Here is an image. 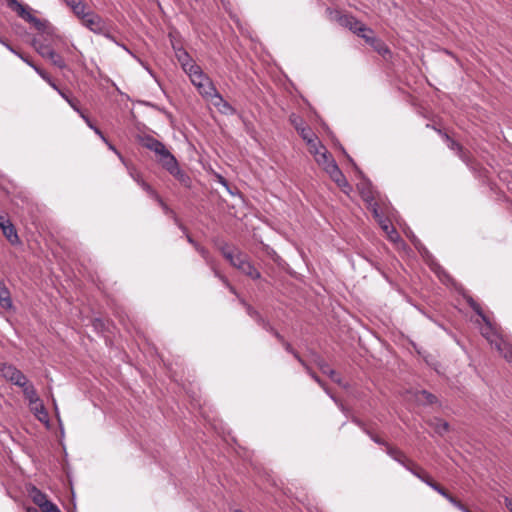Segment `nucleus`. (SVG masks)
I'll return each mask as SVG.
<instances>
[{
    "instance_id": "nucleus-1",
    "label": "nucleus",
    "mask_w": 512,
    "mask_h": 512,
    "mask_svg": "<svg viewBox=\"0 0 512 512\" xmlns=\"http://www.w3.org/2000/svg\"><path fill=\"white\" fill-rule=\"evenodd\" d=\"M484 325L480 331L483 337L509 362L512 363V346L500 337L491 322L486 316H483Z\"/></svg>"
},
{
    "instance_id": "nucleus-2",
    "label": "nucleus",
    "mask_w": 512,
    "mask_h": 512,
    "mask_svg": "<svg viewBox=\"0 0 512 512\" xmlns=\"http://www.w3.org/2000/svg\"><path fill=\"white\" fill-rule=\"evenodd\" d=\"M6 2L11 10L15 11L20 18L32 24L37 31L52 34V27L49 26V23L33 16L28 6L18 2V0H6Z\"/></svg>"
},
{
    "instance_id": "nucleus-3",
    "label": "nucleus",
    "mask_w": 512,
    "mask_h": 512,
    "mask_svg": "<svg viewBox=\"0 0 512 512\" xmlns=\"http://www.w3.org/2000/svg\"><path fill=\"white\" fill-rule=\"evenodd\" d=\"M367 188H362L361 189V195H362V198L368 203L369 207L371 208L372 210V213L374 215V217L376 218V220L378 221L379 225L381 226V228L386 232V233H389V230H391V232L393 234H395L397 236V232L396 230L393 228V226L389 223V221L387 219H385L380 213H379V208H378V204L377 202L375 201V198H374V195H373V191L370 187V184H367Z\"/></svg>"
},
{
    "instance_id": "nucleus-4",
    "label": "nucleus",
    "mask_w": 512,
    "mask_h": 512,
    "mask_svg": "<svg viewBox=\"0 0 512 512\" xmlns=\"http://www.w3.org/2000/svg\"><path fill=\"white\" fill-rule=\"evenodd\" d=\"M83 25L91 32L103 35L110 41H115L114 36L110 33L106 21L94 12H87L86 18L83 20Z\"/></svg>"
},
{
    "instance_id": "nucleus-5",
    "label": "nucleus",
    "mask_w": 512,
    "mask_h": 512,
    "mask_svg": "<svg viewBox=\"0 0 512 512\" xmlns=\"http://www.w3.org/2000/svg\"><path fill=\"white\" fill-rule=\"evenodd\" d=\"M29 495L42 512H61L59 508L47 498L46 494L42 493L36 487L30 490Z\"/></svg>"
},
{
    "instance_id": "nucleus-6",
    "label": "nucleus",
    "mask_w": 512,
    "mask_h": 512,
    "mask_svg": "<svg viewBox=\"0 0 512 512\" xmlns=\"http://www.w3.org/2000/svg\"><path fill=\"white\" fill-rule=\"evenodd\" d=\"M223 256L231 263L232 266L238 270L243 267V264L247 261V256L237 249H230L228 245L221 247Z\"/></svg>"
},
{
    "instance_id": "nucleus-7",
    "label": "nucleus",
    "mask_w": 512,
    "mask_h": 512,
    "mask_svg": "<svg viewBox=\"0 0 512 512\" xmlns=\"http://www.w3.org/2000/svg\"><path fill=\"white\" fill-rule=\"evenodd\" d=\"M341 26L348 28L355 34L367 31V26L352 15L343 14L338 17Z\"/></svg>"
},
{
    "instance_id": "nucleus-8",
    "label": "nucleus",
    "mask_w": 512,
    "mask_h": 512,
    "mask_svg": "<svg viewBox=\"0 0 512 512\" xmlns=\"http://www.w3.org/2000/svg\"><path fill=\"white\" fill-rule=\"evenodd\" d=\"M157 161L169 173H173V169L178 166L175 156L164 145L159 152L156 153Z\"/></svg>"
},
{
    "instance_id": "nucleus-9",
    "label": "nucleus",
    "mask_w": 512,
    "mask_h": 512,
    "mask_svg": "<svg viewBox=\"0 0 512 512\" xmlns=\"http://www.w3.org/2000/svg\"><path fill=\"white\" fill-rule=\"evenodd\" d=\"M146 187V193L151 197L153 198L155 201H157V203L160 205V207L162 208L163 212L166 214V215H170L174 222L179 226V228L181 230H184L185 231V226H183L177 215L175 214V212L170 209L167 204L163 201V199L159 196V194L151 187V186H145Z\"/></svg>"
},
{
    "instance_id": "nucleus-10",
    "label": "nucleus",
    "mask_w": 512,
    "mask_h": 512,
    "mask_svg": "<svg viewBox=\"0 0 512 512\" xmlns=\"http://www.w3.org/2000/svg\"><path fill=\"white\" fill-rule=\"evenodd\" d=\"M330 176V178L342 189L346 188V187H349L348 185V182L345 178V176L343 175V173L341 172V170L339 169L337 163L334 161V162H330L329 164H327L326 168L324 169Z\"/></svg>"
},
{
    "instance_id": "nucleus-11",
    "label": "nucleus",
    "mask_w": 512,
    "mask_h": 512,
    "mask_svg": "<svg viewBox=\"0 0 512 512\" xmlns=\"http://www.w3.org/2000/svg\"><path fill=\"white\" fill-rule=\"evenodd\" d=\"M3 374L7 379L19 387L25 386L28 382L26 376L13 366L4 367Z\"/></svg>"
},
{
    "instance_id": "nucleus-12",
    "label": "nucleus",
    "mask_w": 512,
    "mask_h": 512,
    "mask_svg": "<svg viewBox=\"0 0 512 512\" xmlns=\"http://www.w3.org/2000/svg\"><path fill=\"white\" fill-rule=\"evenodd\" d=\"M210 103L218 110L219 113L223 115H234L236 114V109L229 104L220 94L219 92L214 95V97L210 100Z\"/></svg>"
},
{
    "instance_id": "nucleus-13",
    "label": "nucleus",
    "mask_w": 512,
    "mask_h": 512,
    "mask_svg": "<svg viewBox=\"0 0 512 512\" xmlns=\"http://www.w3.org/2000/svg\"><path fill=\"white\" fill-rule=\"evenodd\" d=\"M0 227L3 231V234L9 240L11 244H16L19 242V237L17 235L16 229L9 219L4 216H0Z\"/></svg>"
},
{
    "instance_id": "nucleus-14",
    "label": "nucleus",
    "mask_w": 512,
    "mask_h": 512,
    "mask_svg": "<svg viewBox=\"0 0 512 512\" xmlns=\"http://www.w3.org/2000/svg\"><path fill=\"white\" fill-rule=\"evenodd\" d=\"M138 141L141 146L154 152L155 154L159 152V150L162 149V147L164 146V144L161 141L157 140L156 138L150 135L139 136Z\"/></svg>"
},
{
    "instance_id": "nucleus-15",
    "label": "nucleus",
    "mask_w": 512,
    "mask_h": 512,
    "mask_svg": "<svg viewBox=\"0 0 512 512\" xmlns=\"http://www.w3.org/2000/svg\"><path fill=\"white\" fill-rule=\"evenodd\" d=\"M198 92L201 94L202 97H204L206 100L210 101L214 95L218 93L215 85L211 81L210 78L205 80L202 84H200L198 87H196Z\"/></svg>"
},
{
    "instance_id": "nucleus-16",
    "label": "nucleus",
    "mask_w": 512,
    "mask_h": 512,
    "mask_svg": "<svg viewBox=\"0 0 512 512\" xmlns=\"http://www.w3.org/2000/svg\"><path fill=\"white\" fill-rule=\"evenodd\" d=\"M195 250L202 256L205 263L211 268L214 275H219L218 265L216 260L211 256L209 251L201 246L200 244L196 245Z\"/></svg>"
},
{
    "instance_id": "nucleus-17",
    "label": "nucleus",
    "mask_w": 512,
    "mask_h": 512,
    "mask_svg": "<svg viewBox=\"0 0 512 512\" xmlns=\"http://www.w3.org/2000/svg\"><path fill=\"white\" fill-rule=\"evenodd\" d=\"M386 453L396 462L401 464L405 468V464L411 463V460L402 452L400 449L396 447H388L386 449Z\"/></svg>"
},
{
    "instance_id": "nucleus-18",
    "label": "nucleus",
    "mask_w": 512,
    "mask_h": 512,
    "mask_svg": "<svg viewBox=\"0 0 512 512\" xmlns=\"http://www.w3.org/2000/svg\"><path fill=\"white\" fill-rule=\"evenodd\" d=\"M31 410L35 417L42 423H49V416L46 408L43 403L40 401L39 404H34L31 406Z\"/></svg>"
},
{
    "instance_id": "nucleus-19",
    "label": "nucleus",
    "mask_w": 512,
    "mask_h": 512,
    "mask_svg": "<svg viewBox=\"0 0 512 512\" xmlns=\"http://www.w3.org/2000/svg\"><path fill=\"white\" fill-rule=\"evenodd\" d=\"M23 393L25 398L29 401L30 405L39 404L41 401L37 395V392L32 384H27L25 386H22Z\"/></svg>"
},
{
    "instance_id": "nucleus-20",
    "label": "nucleus",
    "mask_w": 512,
    "mask_h": 512,
    "mask_svg": "<svg viewBox=\"0 0 512 512\" xmlns=\"http://www.w3.org/2000/svg\"><path fill=\"white\" fill-rule=\"evenodd\" d=\"M317 365L322 373L328 375L332 381L341 384V379L335 370L331 369L329 365L322 359L317 361Z\"/></svg>"
},
{
    "instance_id": "nucleus-21",
    "label": "nucleus",
    "mask_w": 512,
    "mask_h": 512,
    "mask_svg": "<svg viewBox=\"0 0 512 512\" xmlns=\"http://www.w3.org/2000/svg\"><path fill=\"white\" fill-rule=\"evenodd\" d=\"M241 304L246 308V311H247V314L256 321V323L259 325V326H263L264 323L267 322L266 319H264L261 314L255 310L251 305H249L248 303H246L245 300L241 299L240 300Z\"/></svg>"
},
{
    "instance_id": "nucleus-22",
    "label": "nucleus",
    "mask_w": 512,
    "mask_h": 512,
    "mask_svg": "<svg viewBox=\"0 0 512 512\" xmlns=\"http://www.w3.org/2000/svg\"><path fill=\"white\" fill-rule=\"evenodd\" d=\"M0 306L3 309H10L12 307L10 291L4 284L0 285Z\"/></svg>"
},
{
    "instance_id": "nucleus-23",
    "label": "nucleus",
    "mask_w": 512,
    "mask_h": 512,
    "mask_svg": "<svg viewBox=\"0 0 512 512\" xmlns=\"http://www.w3.org/2000/svg\"><path fill=\"white\" fill-rule=\"evenodd\" d=\"M174 178H176L183 186L190 187L191 179L190 177L183 171L181 168L176 166L173 169V173H170Z\"/></svg>"
},
{
    "instance_id": "nucleus-24",
    "label": "nucleus",
    "mask_w": 512,
    "mask_h": 512,
    "mask_svg": "<svg viewBox=\"0 0 512 512\" xmlns=\"http://www.w3.org/2000/svg\"><path fill=\"white\" fill-rule=\"evenodd\" d=\"M447 141H448V147L451 150H454L457 152L458 156L461 158V160L465 163H468V157L466 155V152L462 148V146L456 142L455 140L451 139L448 135H446Z\"/></svg>"
},
{
    "instance_id": "nucleus-25",
    "label": "nucleus",
    "mask_w": 512,
    "mask_h": 512,
    "mask_svg": "<svg viewBox=\"0 0 512 512\" xmlns=\"http://www.w3.org/2000/svg\"><path fill=\"white\" fill-rule=\"evenodd\" d=\"M32 44L35 50L45 59H47L50 56V53L53 51V48L43 42L38 41L37 39H34Z\"/></svg>"
},
{
    "instance_id": "nucleus-26",
    "label": "nucleus",
    "mask_w": 512,
    "mask_h": 512,
    "mask_svg": "<svg viewBox=\"0 0 512 512\" xmlns=\"http://www.w3.org/2000/svg\"><path fill=\"white\" fill-rule=\"evenodd\" d=\"M416 400L422 404H434L437 401V398L432 393L421 390L416 393Z\"/></svg>"
},
{
    "instance_id": "nucleus-27",
    "label": "nucleus",
    "mask_w": 512,
    "mask_h": 512,
    "mask_svg": "<svg viewBox=\"0 0 512 512\" xmlns=\"http://www.w3.org/2000/svg\"><path fill=\"white\" fill-rule=\"evenodd\" d=\"M368 44L380 55L384 56L385 54L389 53L387 45L376 36L373 39H370Z\"/></svg>"
},
{
    "instance_id": "nucleus-28",
    "label": "nucleus",
    "mask_w": 512,
    "mask_h": 512,
    "mask_svg": "<svg viewBox=\"0 0 512 512\" xmlns=\"http://www.w3.org/2000/svg\"><path fill=\"white\" fill-rule=\"evenodd\" d=\"M55 67L64 70L67 68V63L65 59L57 53L54 49L50 53V56L47 58Z\"/></svg>"
},
{
    "instance_id": "nucleus-29",
    "label": "nucleus",
    "mask_w": 512,
    "mask_h": 512,
    "mask_svg": "<svg viewBox=\"0 0 512 512\" xmlns=\"http://www.w3.org/2000/svg\"><path fill=\"white\" fill-rule=\"evenodd\" d=\"M240 271L252 279H259L261 277L260 272L247 260Z\"/></svg>"
},
{
    "instance_id": "nucleus-30",
    "label": "nucleus",
    "mask_w": 512,
    "mask_h": 512,
    "mask_svg": "<svg viewBox=\"0 0 512 512\" xmlns=\"http://www.w3.org/2000/svg\"><path fill=\"white\" fill-rule=\"evenodd\" d=\"M297 132L306 143L313 142V139L316 138L315 133L308 126L297 127Z\"/></svg>"
},
{
    "instance_id": "nucleus-31",
    "label": "nucleus",
    "mask_w": 512,
    "mask_h": 512,
    "mask_svg": "<svg viewBox=\"0 0 512 512\" xmlns=\"http://www.w3.org/2000/svg\"><path fill=\"white\" fill-rule=\"evenodd\" d=\"M315 160L319 165L323 166L324 169L326 168L327 164L335 161L327 149H324L321 153H319L315 157Z\"/></svg>"
},
{
    "instance_id": "nucleus-32",
    "label": "nucleus",
    "mask_w": 512,
    "mask_h": 512,
    "mask_svg": "<svg viewBox=\"0 0 512 512\" xmlns=\"http://www.w3.org/2000/svg\"><path fill=\"white\" fill-rule=\"evenodd\" d=\"M176 57L182 68H185L187 65L194 62L191 56L184 49L177 50Z\"/></svg>"
},
{
    "instance_id": "nucleus-33",
    "label": "nucleus",
    "mask_w": 512,
    "mask_h": 512,
    "mask_svg": "<svg viewBox=\"0 0 512 512\" xmlns=\"http://www.w3.org/2000/svg\"><path fill=\"white\" fill-rule=\"evenodd\" d=\"M410 239H411L412 243L414 244L415 248L420 252V254L424 258L428 259L431 257L429 251L426 249V247L421 243V241L415 235L412 234Z\"/></svg>"
},
{
    "instance_id": "nucleus-34",
    "label": "nucleus",
    "mask_w": 512,
    "mask_h": 512,
    "mask_svg": "<svg viewBox=\"0 0 512 512\" xmlns=\"http://www.w3.org/2000/svg\"><path fill=\"white\" fill-rule=\"evenodd\" d=\"M63 50L70 56L71 61L78 62V54H81L80 51L76 48L74 44L67 45L63 43Z\"/></svg>"
},
{
    "instance_id": "nucleus-35",
    "label": "nucleus",
    "mask_w": 512,
    "mask_h": 512,
    "mask_svg": "<svg viewBox=\"0 0 512 512\" xmlns=\"http://www.w3.org/2000/svg\"><path fill=\"white\" fill-rule=\"evenodd\" d=\"M309 146V151L311 154L316 157L319 153H321L324 149H326L318 140L317 137L313 139V142L307 143Z\"/></svg>"
},
{
    "instance_id": "nucleus-36",
    "label": "nucleus",
    "mask_w": 512,
    "mask_h": 512,
    "mask_svg": "<svg viewBox=\"0 0 512 512\" xmlns=\"http://www.w3.org/2000/svg\"><path fill=\"white\" fill-rule=\"evenodd\" d=\"M35 72L44 80L46 81L54 90H58V86L55 84V82L51 79V77L46 73L43 69L40 67H34Z\"/></svg>"
},
{
    "instance_id": "nucleus-37",
    "label": "nucleus",
    "mask_w": 512,
    "mask_h": 512,
    "mask_svg": "<svg viewBox=\"0 0 512 512\" xmlns=\"http://www.w3.org/2000/svg\"><path fill=\"white\" fill-rule=\"evenodd\" d=\"M130 176L133 178V180L144 190L146 191L145 186H150L148 183H146L139 172H137L135 169H131L129 171Z\"/></svg>"
},
{
    "instance_id": "nucleus-38",
    "label": "nucleus",
    "mask_w": 512,
    "mask_h": 512,
    "mask_svg": "<svg viewBox=\"0 0 512 512\" xmlns=\"http://www.w3.org/2000/svg\"><path fill=\"white\" fill-rule=\"evenodd\" d=\"M183 70L189 76V78L195 76L196 74L202 71L201 67L197 65L195 62L190 63L185 68H183Z\"/></svg>"
},
{
    "instance_id": "nucleus-39",
    "label": "nucleus",
    "mask_w": 512,
    "mask_h": 512,
    "mask_svg": "<svg viewBox=\"0 0 512 512\" xmlns=\"http://www.w3.org/2000/svg\"><path fill=\"white\" fill-rule=\"evenodd\" d=\"M405 469L411 472L418 479L421 477V474L424 473L423 469L420 468L416 463L411 460V463L405 464Z\"/></svg>"
},
{
    "instance_id": "nucleus-40",
    "label": "nucleus",
    "mask_w": 512,
    "mask_h": 512,
    "mask_svg": "<svg viewBox=\"0 0 512 512\" xmlns=\"http://www.w3.org/2000/svg\"><path fill=\"white\" fill-rule=\"evenodd\" d=\"M430 487L436 491L437 493H439L441 496H443L444 498H446L449 502H450V499H455L454 496H452L451 494H449L441 485H439L437 482H434L433 484H430Z\"/></svg>"
},
{
    "instance_id": "nucleus-41",
    "label": "nucleus",
    "mask_w": 512,
    "mask_h": 512,
    "mask_svg": "<svg viewBox=\"0 0 512 512\" xmlns=\"http://www.w3.org/2000/svg\"><path fill=\"white\" fill-rule=\"evenodd\" d=\"M81 118L86 122V124L97 134L100 136V138L103 140V141H106V138L105 136L103 135V133L101 132V130L99 128H97L96 126H94L92 124V122L90 121V119L84 114V113H81Z\"/></svg>"
},
{
    "instance_id": "nucleus-42",
    "label": "nucleus",
    "mask_w": 512,
    "mask_h": 512,
    "mask_svg": "<svg viewBox=\"0 0 512 512\" xmlns=\"http://www.w3.org/2000/svg\"><path fill=\"white\" fill-rule=\"evenodd\" d=\"M209 77L204 74L203 70L196 74L195 76L191 77L190 80L192 82V84L195 86V87H198L200 84H202L205 80H207Z\"/></svg>"
},
{
    "instance_id": "nucleus-43",
    "label": "nucleus",
    "mask_w": 512,
    "mask_h": 512,
    "mask_svg": "<svg viewBox=\"0 0 512 512\" xmlns=\"http://www.w3.org/2000/svg\"><path fill=\"white\" fill-rule=\"evenodd\" d=\"M284 349L293 355V357L298 361V362H302V357L299 355V353L291 346V344L289 342H287L286 340L282 343Z\"/></svg>"
},
{
    "instance_id": "nucleus-44",
    "label": "nucleus",
    "mask_w": 512,
    "mask_h": 512,
    "mask_svg": "<svg viewBox=\"0 0 512 512\" xmlns=\"http://www.w3.org/2000/svg\"><path fill=\"white\" fill-rule=\"evenodd\" d=\"M365 433L371 438L372 441H374L376 444L378 445H382V446H385L386 449H388V447H390V445L388 444V442L384 441L383 439H381L380 437H378L377 435L373 434L370 430H365Z\"/></svg>"
},
{
    "instance_id": "nucleus-45",
    "label": "nucleus",
    "mask_w": 512,
    "mask_h": 512,
    "mask_svg": "<svg viewBox=\"0 0 512 512\" xmlns=\"http://www.w3.org/2000/svg\"><path fill=\"white\" fill-rule=\"evenodd\" d=\"M78 7H80V8H73L72 11L74 12V14L76 16L81 18L83 21L87 16V12H85L86 5L82 1L81 3H79Z\"/></svg>"
},
{
    "instance_id": "nucleus-46",
    "label": "nucleus",
    "mask_w": 512,
    "mask_h": 512,
    "mask_svg": "<svg viewBox=\"0 0 512 512\" xmlns=\"http://www.w3.org/2000/svg\"><path fill=\"white\" fill-rule=\"evenodd\" d=\"M310 377L316 382L318 383L323 389L324 391L337 403V400L335 399V397L330 393V391L328 390V388L325 386L324 382L318 377V375L313 372Z\"/></svg>"
},
{
    "instance_id": "nucleus-47",
    "label": "nucleus",
    "mask_w": 512,
    "mask_h": 512,
    "mask_svg": "<svg viewBox=\"0 0 512 512\" xmlns=\"http://www.w3.org/2000/svg\"><path fill=\"white\" fill-rule=\"evenodd\" d=\"M357 35L363 38L367 44L370 42V39H373L375 37L373 30L370 29L369 27H367V31L358 33Z\"/></svg>"
},
{
    "instance_id": "nucleus-48",
    "label": "nucleus",
    "mask_w": 512,
    "mask_h": 512,
    "mask_svg": "<svg viewBox=\"0 0 512 512\" xmlns=\"http://www.w3.org/2000/svg\"><path fill=\"white\" fill-rule=\"evenodd\" d=\"M215 277L219 278L231 293L237 295L236 289L229 283L228 279L224 275L219 272V275H215Z\"/></svg>"
},
{
    "instance_id": "nucleus-49",
    "label": "nucleus",
    "mask_w": 512,
    "mask_h": 512,
    "mask_svg": "<svg viewBox=\"0 0 512 512\" xmlns=\"http://www.w3.org/2000/svg\"><path fill=\"white\" fill-rule=\"evenodd\" d=\"M468 303L470 307L483 319L484 313L479 304H477L472 298H469Z\"/></svg>"
},
{
    "instance_id": "nucleus-50",
    "label": "nucleus",
    "mask_w": 512,
    "mask_h": 512,
    "mask_svg": "<svg viewBox=\"0 0 512 512\" xmlns=\"http://www.w3.org/2000/svg\"><path fill=\"white\" fill-rule=\"evenodd\" d=\"M438 426L436 428V431L439 433V434H443L444 432L448 431V423L445 422V421H442V420H438Z\"/></svg>"
},
{
    "instance_id": "nucleus-51",
    "label": "nucleus",
    "mask_w": 512,
    "mask_h": 512,
    "mask_svg": "<svg viewBox=\"0 0 512 512\" xmlns=\"http://www.w3.org/2000/svg\"><path fill=\"white\" fill-rule=\"evenodd\" d=\"M290 120L296 130H297V127L305 126L303 120L295 115H292Z\"/></svg>"
},
{
    "instance_id": "nucleus-52",
    "label": "nucleus",
    "mask_w": 512,
    "mask_h": 512,
    "mask_svg": "<svg viewBox=\"0 0 512 512\" xmlns=\"http://www.w3.org/2000/svg\"><path fill=\"white\" fill-rule=\"evenodd\" d=\"M15 55H17L20 59H22L26 64H28L30 67H32L34 69V67H38L37 65H35L28 57H26L25 55H23L22 53L18 52L17 53H14Z\"/></svg>"
},
{
    "instance_id": "nucleus-53",
    "label": "nucleus",
    "mask_w": 512,
    "mask_h": 512,
    "mask_svg": "<svg viewBox=\"0 0 512 512\" xmlns=\"http://www.w3.org/2000/svg\"><path fill=\"white\" fill-rule=\"evenodd\" d=\"M262 328L264 330H266L267 332L271 333L274 337L276 336V333H279L270 323L269 321H267L266 323H264V325L262 326Z\"/></svg>"
},
{
    "instance_id": "nucleus-54",
    "label": "nucleus",
    "mask_w": 512,
    "mask_h": 512,
    "mask_svg": "<svg viewBox=\"0 0 512 512\" xmlns=\"http://www.w3.org/2000/svg\"><path fill=\"white\" fill-rule=\"evenodd\" d=\"M422 482L427 484L430 487V484H433L435 481L432 480V478L426 473H422L421 477L419 478Z\"/></svg>"
},
{
    "instance_id": "nucleus-55",
    "label": "nucleus",
    "mask_w": 512,
    "mask_h": 512,
    "mask_svg": "<svg viewBox=\"0 0 512 512\" xmlns=\"http://www.w3.org/2000/svg\"><path fill=\"white\" fill-rule=\"evenodd\" d=\"M67 102L81 116V113H83V112L77 106L76 101L72 98H67Z\"/></svg>"
},
{
    "instance_id": "nucleus-56",
    "label": "nucleus",
    "mask_w": 512,
    "mask_h": 512,
    "mask_svg": "<svg viewBox=\"0 0 512 512\" xmlns=\"http://www.w3.org/2000/svg\"><path fill=\"white\" fill-rule=\"evenodd\" d=\"M66 5L69 6L71 9L73 8H79V3L82 2V0H64Z\"/></svg>"
},
{
    "instance_id": "nucleus-57",
    "label": "nucleus",
    "mask_w": 512,
    "mask_h": 512,
    "mask_svg": "<svg viewBox=\"0 0 512 512\" xmlns=\"http://www.w3.org/2000/svg\"><path fill=\"white\" fill-rule=\"evenodd\" d=\"M352 422H353V423H355L358 427H360V428L363 430V432H364V433H365V430H369V429L366 427V425L364 424V422H363V421H361V420H360V419H358V418H353V419H352Z\"/></svg>"
},
{
    "instance_id": "nucleus-58",
    "label": "nucleus",
    "mask_w": 512,
    "mask_h": 512,
    "mask_svg": "<svg viewBox=\"0 0 512 512\" xmlns=\"http://www.w3.org/2000/svg\"><path fill=\"white\" fill-rule=\"evenodd\" d=\"M0 43L4 45L9 51L12 53H17V50H15L5 39L0 37Z\"/></svg>"
},
{
    "instance_id": "nucleus-59",
    "label": "nucleus",
    "mask_w": 512,
    "mask_h": 512,
    "mask_svg": "<svg viewBox=\"0 0 512 512\" xmlns=\"http://www.w3.org/2000/svg\"><path fill=\"white\" fill-rule=\"evenodd\" d=\"M182 231L185 233L187 241L195 248L196 245H198V243L191 237V235H189L187 233L186 229H185V231L184 230H182Z\"/></svg>"
},
{
    "instance_id": "nucleus-60",
    "label": "nucleus",
    "mask_w": 512,
    "mask_h": 512,
    "mask_svg": "<svg viewBox=\"0 0 512 512\" xmlns=\"http://www.w3.org/2000/svg\"><path fill=\"white\" fill-rule=\"evenodd\" d=\"M504 503H505V506L507 507V509L509 510V512H512V498L505 497Z\"/></svg>"
},
{
    "instance_id": "nucleus-61",
    "label": "nucleus",
    "mask_w": 512,
    "mask_h": 512,
    "mask_svg": "<svg viewBox=\"0 0 512 512\" xmlns=\"http://www.w3.org/2000/svg\"><path fill=\"white\" fill-rule=\"evenodd\" d=\"M305 369V371L310 376L313 373V370L310 368V366L302 359V362H299Z\"/></svg>"
},
{
    "instance_id": "nucleus-62",
    "label": "nucleus",
    "mask_w": 512,
    "mask_h": 512,
    "mask_svg": "<svg viewBox=\"0 0 512 512\" xmlns=\"http://www.w3.org/2000/svg\"><path fill=\"white\" fill-rule=\"evenodd\" d=\"M275 338H276V339H277L281 344L285 341L284 337H283L280 333H276Z\"/></svg>"
},
{
    "instance_id": "nucleus-63",
    "label": "nucleus",
    "mask_w": 512,
    "mask_h": 512,
    "mask_svg": "<svg viewBox=\"0 0 512 512\" xmlns=\"http://www.w3.org/2000/svg\"><path fill=\"white\" fill-rule=\"evenodd\" d=\"M66 101H67V98H70L66 93H64L63 91H61L59 88L58 90H56Z\"/></svg>"
},
{
    "instance_id": "nucleus-64",
    "label": "nucleus",
    "mask_w": 512,
    "mask_h": 512,
    "mask_svg": "<svg viewBox=\"0 0 512 512\" xmlns=\"http://www.w3.org/2000/svg\"><path fill=\"white\" fill-rule=\"evenodd\" d=\"M387 234L389 235V238H390L391 240H396V239L399 237V235H398V234H397V236H396L395 234H393V233L391 232V230H389V233H387Z\"/></svg>"
}]
</instances>
